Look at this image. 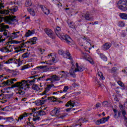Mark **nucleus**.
I'll return each instance as SVG.
<instances>
[{"label": "nucleus", "instance_id": "obj_44", "mask_svg": "<svg viewBox=\"0 0 127 127\" xmlns=\"http://www.w3.org/2000/svg\"><path fill=\"white\" fill-rule=\"evenodd\" d=\"M118 26L120 27H124V26H125V22L123 21L119 22L118 23Z\"/></svg>", "mask_w": 127, "mask_h": 127}, {"label": "nucleus", "instance_id": "obj_31", "mask_svg": "<svg viewBox=\"0 0 127 127\" xmlns=\"http://www.w3.org/2000/svg\"><path fill=\"white\" fill-rule=\"evenodd\" d=\"M119 16L122 19L127 20V14L125 13H121L119 14Z\"/></svg>", "mask_w": 127, "mask_h": 127}, {"label": "nucleus", "instance_id": "obj_19", "mask_svg": "<svg viewBox=\"0 0 127 127\" xmlns=\"http://www.w3.org/2000/svg\"><path fill=\"white\" fill-rule=\"evenodd\" d=\"M59 76L61 77V78H64V79H66V78L68 77V72L61 71L59 72Z\"/></svg>", "mask_w": 127, "mask_h": 127}, {"label": "nucleus", "instance_id": "obj_56", "mask_svg": "<svg viewBox=\"0 0 127 127\" xmlns=\"http://www.w3.org/2000/svg\"><path fill=\"white\" fill-rule=\"evenodd\" d=\"M113 112H114V113H115L114 117H115L116 118H117V113H118V110H117V109H114V110H113Z\"/></svg>", "mask_w": 127, "mask_h": 127}, {"label": "nucleus", "instance_id": "obj_47", "mask_svg": "<svg viewBox=\"0 0 127 127\" xmlns=\"http://www.w3.org/2000/svg\"><path fill=\"white\" fill-rule=\"evenodd\" d=\"M33 89L34 90H35L36 91H39L40 90V88L37 85H35L33 86Z\"/></svg>", "mask_w": 127, "mask_h": 127}, {"label": "nucleus", "instance_id": "obj_57", "mask_svg": "<svg viewBox=\"0 0 127 127\" xmlns=\"http://www.w3.org/2000/svg\"><path fill=\"white\" fill-rule=\"evenodd\" d=\"M45 102V100H41L39 101V105H43V104H44V102Z\"/></svg>", "mask_w": 127, "mask_h": 127}, {"label": "nucleus", "instance_id": "obj_37", "mask_svg": "<svg viewBox=\"0 0 127 127\" xmlns=\"http://www.w3.org/2000/svg\"><path fill=\"white\" fill-rule=\"evenodd\" d=\"M16 16H12L8 18H7L8 21H14L16 20Z\"/></svg>", "mask_w": 127, "mask_h": 127}, {"label": "nucleus", "instance_id": "obj_38", "mask_svg": "<svg viewBox=\"0 0 127 127\" xmlns=\"http://www.w3.org/2000/svg\"><path fill=\"white\" fill-rule=\"evenodd\" d=\"M98 75L99 77H100L101 80H105V77H104V75H103V73H102V72L99 71Z\"/></svg>", "mask_w": 127, "mask_h": 127}, {"label": "nucleus", "instance_id": "obj_15", "mask_svg": "<svg viewBox=\"0 0 127 127\" xmlns=\"http://www.w3.org/2000/svg\"><path fill=\"white\" fill-rule=\"evenodd\" d=\"M22 36V34L21 32H20V31H14L11 33V37L12 39H14V38H19V37H21Z\"/></svg>", "mask_w": 127, "mask_h": 127}, {"label": "nucleus", "instance_id": "obj_46", "mask_svg": "<svg viewBox=\"0 0 127 127\" xmlns=\"http://www.w3.org/2000/svg\"><path fill=\"white\" fill-rule=\"evenodd\" d=\"M38 114L39 116H45L46 115V113L43 111H39Z\"/></svg>", "mask_w": 127, "mask_h": 127}, {"label": "nucleus", "instance_id": "obj_22", "mask_svg": "<svg viewBox=\"0 0 127 127\" xmlns=\"http://www.w3.org/2000/svg\"><path fill=\"white\" fill-rule=\"evenodd\" d=\"M112 46V44L110 43H106L102 46L103 50H108V49H110L111 47Z\"/></svg>", "mask_w": 127, "mask_h": 127}, {"label": "nucleus", "instance_id": "obj_33", "mask_svg": "<svg viewBox=\"0 0 127 127\" xmlns=\"http://www.w3.org/2000/svg\"><path fill=\"white\" fill-rule=\"evenodd\" d=\"M25 6H27L28 7V6H31L32 5V3L31 2V0H26L25 3Z\"/></svg>", "mask_w": 127, "mask_h": 127}, {"label": "nucleus", "instance_id": "obj_62", "mask_svg": "<svg viewBox=\"0 0 127 127\" xmlns=\"http://www.w3.org/2000/svg\"><path fill=\"white\" fill-rule=\"evenodd\" d=\"M121 36H122V37H126V36H127V34H126V33H124L122 34Z\"/></svg>", "mask_w": 127, "mask_h": 127}, {"label": "nucleus", "instance_id": "obj_52", "mask_svg": "<svg viewBox=\"0 0 127 127\" xmlns=\"http://www.w3.org/2000/svg\"><path fill=\"white\" fill-rule=\"evenodd\" d=\"M114 101H115V102H117V103H119V102H120V99L118 98V96H115L114 97Z\"/></svg>", "mask_w": 127, "mask_h": 127}, {"label": "nucleus", "instance_id": "obj_5", "mask_svg": "<svg viewBox=\"0 0 127 127\" xmlns=\"http://www.w3.org/2000/svg\"><path fill=\"white\" fill-rule=\"evenodd\" d=\"M35 111H36V109H34L32 110V115H33V118H29V121H33V122H27L28 126H29L31 127H34V124H36V122H39L40 121V118L39 117V116H38V114L35 112Z\"/></svg>", "mask_w": 127, "mask_h": 127}, {"label": "nucleus", "instance_id": "obj_29", "mask_svg": "<svg viewBox=\"0 0 127 127\" xmlns=\"http://www.w3.org/2000/svg\"><path fill=\"white\" fill-rule=\"evenodd\" d=\"M35 32L34 30H28L27 32L26 33L25 36L26 37H29V36H31V35H33L34 34Z\"/></svg>", "mask_w": 127, "mask_h": 127}, {"label": "nucleus", "instance_id": "obj_26", "mask_svg": "<svg viewBox=\"0 0 127 127\" xmlns=\"http://www.w3.org/2000/svg\"><path fill=\"white\" fill-rule=\"evenodd\" d=\"M15 62V59L11 58L8 60L7 61H5L4 64H7V65L9 64H12V63H14Z\"/></svg>", "mask_w": 127, "mask_h": 127}, {"label": "nucleus", "instance_id": "obj_50", "mask_svg": "<svg viewBox=\"0 0 127 127\" xmlns=\"http://www.w3.org/2000/svg\"><path fill=\"white\" fill-rule=\"evenodd\" d=\"M3 7H4V3L1 1L0 3V9L3 8Z\"/></svg>", "mask_w": 127, "mask_h": 127}, {"label": "nucleus", "instance_id": "obj_17", "mask_svg": "<svg viewBox=\"0 0 127 127\" xmlns=\"http://www.w3.org/2000/svg\"><path fill=\"white\" fill-rule=\"evenodd\" d=\"M37 40V37H33L32 39H29L26 42V44H28V45H33V44H35L36 43V41Z\"/></svg>", "mask_w": 127, "mask_h": 127}, {"label": "nucleus", "instance_id": "obj_4", "mask_svg": "<svg viewBox=\"0 0 127 127\" xmlns=\"http://www.w3.org/2000/svg\"><path fill=\"white\" fill-rule=\"evenodd\" d=\"M52 117H56L58 119H65L67 117V114L66 113H61L60 108H55L52 110L50 112Z\"/></svg>", "mask_w": 127, "mask_h": 127}, {"label": "nucleus", "instance_id": "obj_51", "mask_svg": "<svg viewBox=\"0 0 127 127\" xmlns=\"http://www.w3.org/2000/svg\"><path fill=\"white\" fill-rule=\"evenodd\" d=\"M4 63H5V61L0 62V68H2V67H4V64H5Z\"/></svg>", "mask_w": 127, "mask_h": 127}, {"label": "nucleus", "instance_id": "obj_9", "mask_svg": "<svg viewBox=\"0 0 127 127\" xmlns=\"http://www.w3.org/2000/svg\"><path fill=\"white\" fill-rule=\"evenodd\" d=\"M81 59H84V60H87L90 63V64H94V60L92 58L90 57L88 54L86 53L82 52L81 56Z\"/></svg>", "mask_w": 127, "mask_h": 127}, {"label": "nucleus", "instance_id": "obj_10", "mask_svg": "<svg viewBox=\"0 0 127 127\" xmlns=\"http://www.w3.org/2000/svg\"><path fill=\"white\" fill-rule=\"evenodd\" d=\"M52 87H54V84H51L48 85V86L46 88L45 91L43 92H42V93H41V96H44L43 97H42V99H45V98H46V97H47V95H49V94H48V92H49L50 89H51V88H52Z\"/></svg>", "mask_w": 127, "mask_h": 127}, {"label": "nucleus", "instance_id": "obj_41", "mask_svg": "<svg viewBox=\"0 0 127 127\" xmlns=\"http://www.w3.org/2000/svg\"><path fill=\"white\" fill-rule=\"evenodd\" d=\"M77 124H84V123H86V120L84 119V118H81L79 119L77 122Z\"/></svg>", "mask_w": 127, "mask_h": 127}, {"label": "nucleus", "instance_id": "obj_18", "mask_svg": "<svg viewBox=\"0 0 127 127\" xmlns=\"http://www.w3.org/2000/svg\"><path fill=\"white\" fill-rule=\"evenodd\" d=\"M75 72H77L76 69L75 67V66L73 65L69 70V74L70 76L75 78V77H76V74H75Z\"/></svg>", "mask_w": 127, "mask_h": 127}, {"label": "nucleus", "instance_id": "obj_60", "mask_svg": "<svg viewBox=\"0 0 127 127\" xmlns=\"http://www.w3.org/2000/svg\"><path fill=\"white\" fill-rule=\"evenodd\" d=\"M39 51H40L41 54H43V53H44V52L45 51V50L40 49L39 50Z\"/></svg>", "mask_w": 127, "mask_h": 127}, {"label": "nucleus", "instance_id": "obj_64", "mask_svg": "<svg viewBox=\"0 0 127 127\" xmlns=\"http://www.w3.org/2000/svg\"><path fill=\"white\" fill-rule=\"evenodd\" d=\"M11 80V81H12V82H16V79H15V78H12V79H10Z\"/></svg>", "mask_w": 127, "mask_h": 127}, {"label": "nucleus", "instance_id": "obj_53", "mask_svg": "<svg viewBox=\"0 0 127 127\" xmlns=\"http://www.w3.org/2000/svg\"><path fill=\"white\" fill-rule=\"evenodd\" d=\"M101 124H102V121L100 120H98L96 122V125H101Z\"/></svg>", "mask_w": 127, "mask_h": 127}, {"label": "nucleus", "instance_id": "obj_7", "mask_svg": "<svg viewBox=\"0 0 127 127\" xmlns=\"http://www.w3.org/2000/svg\"><path fill=\"white\" fill-rule=\"evenodd\" d=\"M117 7L120 10L126 11L127 10V0H120L117 3Z\"/></svg>", "mask_w": 127, "mask_h": 127}, {"label": "nucleus", "instance_id": "obj_27", "mask_svg": "<svg viewBox=\"0 0 127 127\" xmlns=\"http://www.w3.org/2000/svg\"><path fill=\"white\" fill-rule=\"evenodd\" d=\"M85 18L86 20H94V17L89 13H86L85 14Z\"/></svg>", "mask_w": 127, "mask_h": 127}, {"label": "nucleus", "instance_id": "obj_43", "mask_svg": "<svg viewBox=\"0 0 127 127\" xmlns=\"http://www.w3.org/2000/svg\"><path fill=\"white\" fill-rule=\"evenodd\" d=\"M26 69H28V66H27V64H25L21 67V71H23V70H26Z\"/></svg>", "mask_w": 127, "mask_h": 127}, {"label": "nucleus", "instance_id": "obj_6", "mask_svg": "<svg viewBox=\"0 0 127 127\" xmlns=\"http://www.w3.org/2000/svg\"><path fill=\"white\" fill-rule=\"evenodd\" d=\"M50 75V74H45L43 75L42 77H39L38 78V80H40V81H50L49 83H51L53 82V81H59V80H60V78H61V77L59 76V74H58V76L54 75L51 76L48 79H44L46 77H48Z\"/></svg>", "mask_w": 127, "mask_h": 127}, {"label": "nucleus", "instance_id": "obj_49", "mask_svg": "<svg viewBox=\"0 0 127 127\" xmlns=\"http://www.w3.org/2000/svg\"><path fill=\"white\" fill-rule=\"evenodd\" d=\"M27 66L28 67V69L29 68H33V67H34V64H32L29 63L27 64Z\"/></svg>", "mask_w": 127, "mask_h": 127}, {"label": "nucleus", "instance_id": "obj_28", "mask_svg": "<svg viewBox=\"0 0 127 127\" xmlns=\"http://www.w3.org/2000/svg\"><path fill=\"white\" fill-rule=\"evenodd\" d=\"M8 28V26L2 23L0 25V31H4L5 29Z\"/></svg>", "mask_w": 127, "mask_h": 127}, {"label": "nucleus", "instance_id": "obj_55", "mask_svg": "<svg viewBox=\"0 0 127 127\" xmlns=\"http://www.w3.org/2000/svg\"><path fill=\"white\" fill-rule=\"evenodd\" d=\"M117 71V68L116 67H113L112 68V70L110 71L111 73H114Z\"/></svg>", "mask_w": 127, "mask_h": 127}, {"label": "nucleus", "instance_id": "obj_32", "mask_svg": "<svg viewBox=\"0 0 127 127\" xmlns=\"http://www.w3.org/2000/svg\"><path fill=\"white\" fill-rule=\"evenodd\" d=\"M27 116V114L26 113H25L22 115H20L18 118L17 122H19V121H21L22 120H23V118H25Z\"/></svg>", "mask_w": 127, "mask_h": 127}, {"label": "nucleus", "instance_id": "obj_30", "mask_svg": "<svg viewBox=\"0 0 127 127\" xmlns=\"http://www.w3.org/2000/svg\"><path fill=\"white\" fill-rule=\"evenodd\" d=\"M3 84H4V86H9V85L13 84V82H12V80H11L10 79H8L6 81H3Z\"/></svg>", "mask_w": 127, "mask_h": 127}, {"label": "nucleus", "instance_id": "obj_45", "mask_svg": "<svg viewBox=\"0 0 127 127\" xmlns=\"http://www.w3.org/2000/svg\"><path fill=\"white\" fill-rule=\"evenodd\" d=\"M29 57V54L28 53H25L24 54L22 55V57L23 58H28Z\"/></svg>", "mask_w": 127, "mask_h": 127}, {"label": "nucleus", "instance_id": "obj_21", "mask_svg": "<svg viewBox=\"0 0 127 127\" xmlns=\"http://www.w3.org/2000/svg\"><path fill=\"white\" fill-rule=\"evenodd\" d=\"M75 65L76 66V71L77 72H82V71L85 70V66L83 65H79L78 64V63H76L75 64Z\"/></svg>", "mask_w": 127, "mask_h": 127}, {"label": "nucleus", "instance_id": "obj_1", "mask_svg": "<svg viewBox=\"0 0 127 127\" xmlns=\"http://www.w3.org/2000/svg\"><path fill=\"white\" fill-rule=\"evenodd\" d=\"M35 82V79L28 80L26 81L25 80H22L21 82H18L14 84V87H16L19 89L17 94H18L20 97H22L24 95V91L26 90V88H28V86L30 85H33V83ZM28 83L29 84H28Z\"/></svg>", "mask_w": 127, "mask_h": 127}, {"label": "nucleus", "instance_id": "obj_13", "mask_svg": "<svg viewBox=\"0 0 127 127\" xmlns=\"http://www.w3.org/2000/svg\"><path fill=\"white\" fill-rule=\"evenodd\" d=\"M58 53L60 55H63L64 58H66L67 59H69L70 60L72 59L71 58V54L69 53V51H66V53H64V51L63 50H60L58 51Z\"/></svg>", "mask_w": 127, "mask_h": 127}, {"label": "nucleus", "instance_id": "obj_58", "mask_svg": "<svg viewBox=\"0 0 127 127\" xmlns=\"http://www.w3.org/2000/svg\"><path fill=\"white\" fill-rule=\"evenodd\" d=\"M66 111L67 113H69V112H71V111H74V109H71V108H67L66 109Z\"/></svg>", "mask_w": 127, "mask_h": 127}, {"label": "nucleus", "instance_id": "obj_16", "mask_svg": "<svg viewBox=\"0 0 127 127\" xmlns=\"http://www.w3.org/2000/svg\"><path fill=\"white\" fill-rule=\"evenodd\" d=\"M45 32L49 37H50V38H52V39H54V38H55L54 33L52 31L51 29L47 28L45 29Z\"/></svg>", "mask_w": 127, "mask_h": 127}, {"label": "nucleus", "instance_id": "obj_35", "mask_svg": "<svg viewBox=\"0 0 127 127\" xmlns=\"http://www.w3.org/2000/svg\"><path fill=\"white\" fill-rule=\"evenodd\" d=\"M28 11H29V13L31 15H32V16H35V11H34L33 9L29 8L28 9Z\"/></svg>", "mask_w": 127, "mask_h": 127}, {"label": "nucleus", "instance_id": "obj_63", "mask_svg": "<svg viewBox=\"0 0 127 127\" xmlns=\"http://www.w3.org/2000/svg\"><path fill=\"white\" fill-rule=\"evenodd\" d=\"M20 41H14V43H15V44H19V43H20Z\"/></svg>", "mask_w": 127, "mask_h": 127}, {"label": "nucleus", "instance_id": "obj_23", "mask_svg": "<svg viewBox=\"0 0 127 127\" xmlns=\"http://www.w3.org/2000/svg\"><path fill=\"white\" fill-rule=\"evenodd\" d=\"M23 47H25V44L22 43L19 46L14 48V49L15 50V52H16L17 53V52H19V51H20L21 48H23Z\"/></svg>", "mask_w": 127, "mask_h": 127}, {"label": "nucleus", "instance_id": "obj_59", "mask_svg": "<svg viewBox=\"0 0 127 127\" xmlns=\"http://www.w3.org/2000/svg\"><path fill=\"white\" fill-rule=\"evenodd\" d=\"M72 86H73L74 87H80V84L74 83L72 84Z\"/></svg>", "mask_w": 127, "mask_h": 127}, {"label": "nucleus", "instance_id": "obj_8", "mask_svg": "<svg viewBox=\"0 0 127 127\" xmlns=\"http://www.w3.org/2000/svg\"><path fill=\"white\" fill-rule=\"evenodd\" d=\"M17 9H18L17 7L14 6L8 9V10H0V13L1 14H4L5 15H6L7 14H9V12L11 13L15 12V11H17Z\"/></svg>", "mask_w": 127, "mask_h": 127}, {"label": "nucleus", "instance_id": "obj_24", "mask_svg": "<svg viewBox=\"0 0 127 127\" xmlns=\"http://www.w3.org/2000/svg\"><path fill=\"white\" fill-rule=\"evenodd\" d=\"M41 8L45 14L48 15L49 13H50V11H49V10L47 9L46 7L42 6L41 7Z\"/></svg>", "mask_w": 127, "mask_h": 127}, {"label": "nucleus", "instance_id": "obj_40", "mask_svg": "<svg viewBox=\"0 0 127 127\" xmlns=\"http://www.w3.org/2000/svg\"><path fill=\"white\" fill-rule=\"evenodd\" d=\"M122 115L124 117V121L127 123V118L126 117V115H127V112H126V111L123 110L122 111Z\"/></svg>", "mask_w": 127, "mask_h": 127}, {"label": "nucleus", "instance_id": "obj_25", "mask_svg": "<svg viewBox=\"0 0 127 127\" xmlns=\"http://www.w3.org/2000/svg\"><path fill=\"white\" fill-rule=\"evenodd\" d=\"M4 120L5 121L6 123H11L14 122V119H13L12 117L5 118H4Z\"/></svg>", "mask_w": 127, "mask_h": 127}, {"label": "nucleus", "instance_id": "obj_14", "mask_svg": "<svg viewBox=\"0 0 127 127\" xmlns=\"http://www.w3.org/2000/svg\"><path fill=\"white\" fill-rule=\"evenodd\" d=\"M0 51L2 53H9L12 52V46L11 45H7L5 47L0 48Z\"/></svg>", "mask_w": 127, "mask_h": 127}, {"label": "nucleus", "instance_id": "obj_61", "mask_svg": "<svg viewBox=\"0 0 127 127\" xmlns=\"http://www.w3.org/2000/svg\"><path fill=\"white\" fill-rule=\"evenodd\" d=\"M6 57V56H4V57H0V61H2V60H4V59Z\"/></svg>", "mask_w": 127, "mask_h": 127}, {"label": "nucleus", "instance_id": "obj_20", "mask_svg": "<svg viewBox=\"0 0 127 127\" xmlns=\"http://www.w3.org/2000/svg\"><path fill=\"white\" fill-rule=\"evenodd\" d=\"M3 35H4V36H5V37H3V36H2V35H1V34H0V42L4 41V40H5V38H7V37L9 36L7 35V32H4L3 33Z\"/></svg>", "mask_w": 127, "mask_h": 127}, {"label": "nucleus", "instance_id": "obj_54", "mask_svg": "<svg viewBox=\"0 0 127 127\" xmlns=\"http://www.w3.org/2000/svg\"><path fill=\"white\" fill-rule=\"evenodd\" d=\"M51 99L52 102H56V101H57V99L54 96L52 97Z\"/></svg>", "mask_w": 127, "mask_h": 127}, {"label": "nucleus", "instance_id": "obj_11", "mask_svg": "<svg viewBox=\"0 0 127 127\" xmlns=\"http://www.w3.org/2000/svg\"><path fill=\"white\" fill-rule=\"evenodd\" d=\"M81 106V103L76 102V101H72L70 100L68 101L65 105L66 107H71V108H74V107H80Z\"/></svg>", "mask_w": 127, "mask_h": 127}, {"label": "nucleus", "instance_id": "obj_48", "mask_svg": "<svg viewBox=\"0 0 127 127\" xmlns=\"http://www.w3.org/2000/svg\"><path fill=\"white\" fill-rule=\"evenodd\" d=\"M103 107H108L109 106V103L108 101H104L102 103Z\"/></svg>", "mask_w": 127, "mask_h": 127}, {"label": "nucleus", "instance_id": "obj_2", "mask_svg": "<svg viewBox=\"0 0 127 127\" xmlns=\"http://www.w3.org/2000/svg\"><path fill=\"white\" fill-rule=\"evenodd\" d=\"M51 58L52 60L41 62V64H46V65L36 67L34 68V70H37V69H39V68L40 69H45V68H47L49 65H53L54 63H56V62H57V59H56V56H55V54H50V55H48L47 57H46V59Z\"/></svg>", "mask_w": 127, "mask_h": 127}, {"label": "nucleus", "instance_id": "obj_42", "mask_svg": "<svg viewBox=\"0 0 127 127\" xmlns=\"http://www.w3.org/2000/svg\"><path fill=\"white\" fill-rule=\"evenodd\" d=\"M68 90H69V86H64V89L63 90V92L64 93H66V92L68 91Z\"/></svg>", "mask_w": 127, "mask_h": 127}, {"label": "nucleus", "instance_id": "obj_39", "mask_svg": "<svg viewBox=\"0 0 127 127\" xmlns=\"http://www.w3.org/2000/svg\"><path fill=\"white\" fill-rule=\"evenodd\" d=\"M117 83H118V85H119V86H120V87H122V88H123V89H125V84H124V83H123L121 81H117Z\"/></svg>", "mask_w": 127, "mask_h": 127}, {"label": "nucleus", "instance_id": "obj_3", "mask_svg": "<svg viewBox=\"0 0 127 127\" xmlns=\"http://www.w3.org/2000/svg\"><path fill=\"white\" fill-rule=\"evenodd\" d=\"M55 31L57 36L60 39H61V40H65L68 44H70V43L72 42V40L71 37L68 36V35H64V33L61 31V28H60V27H57Z\"/></svg>", "mask_w": 127, "mask_h": 127}, {"label": "nucleus", "instance_id": "obj_12", "mask_svg": "<svg viewBox=\"0 0 127 127\" xmlns=\"http://www.w3.org/2000/svg\"><path fill=\"white\" fill-rule=\"evenodd\" d=\"M81 41H83L84 43H86V46L84 47V49H91L92 45L89 39H87L86 37H84V38L81 39Z\"/></svg>", "mask_w": 127, "mask_h": 127}, {"label": "nucleus", "instance_id": "obj_36", "mask_svg": "<svg viewBox=\"0 0 127 127\" xmlns=\"http://www.w3.org/2000/svg\"><path fill=\"white\" fill-rule=\"evenodd\" d=\"M110 119V116H108L107 118H102L101 120V123L102 124H105L106 122H108L109 121V119Z\"/></svg>", "mask_w": 127, "mask_h": 127}, {"label": "nucleus", "instance_id": "obj_34", "mask_svg": "<svg viewBox=\"0 0 127 127\" xmlns=\"http://www.w3.org/2000/svg\"><path fill=\"white\" fill-rule=\"evenodd\" d=\"M98 54H99V55H100L101 59H102V60H103V61H108V58H107V57L105 56V55H103L101 53H98Z\"/></svg>", "mask_w": 127, "mask_h": 127}]
</instances>
